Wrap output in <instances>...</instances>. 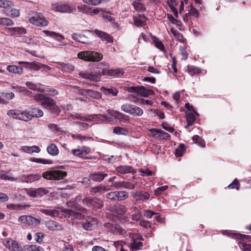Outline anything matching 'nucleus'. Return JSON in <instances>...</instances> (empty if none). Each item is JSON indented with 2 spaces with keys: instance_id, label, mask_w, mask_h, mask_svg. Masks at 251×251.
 <instances>
[{
  "instance_id": "obj_1",
  "label": "nucleus",
  "mask_w": 251,
  "mask_h": 251,
  "mask_svg": "<svg viewBox=\"0 0 251 251\" xmlns=\"http://www.w3.org/2000/svg\"><path fill=\"white\" fill-rule=\"evenodd\" d=\"M34 100L40 101L41 105L47 109L50 112L55 115H58L60 112L59 107L56 104L54 100L43 94H36Z\"/></svg>"
},
{
  "instance_id": "obj_2",
  "label": "nucleus",
  "mask_w": 251,
  "mask_h": 251,
  "mask_svg": "<svg viewBox=\"0 0 251 251\" xmlns=\"http://www.w3.org/2000/svg\"><path fill=\"white\" fill-rule=\"evenodd\" d=\"M79 58L86 61L98 62L102 58V55L94 51H84L79 52L77 54Z\"/></svg>"
},
{
  "instance_id": "obj_3",
  "label": "nucleus",
  "mask_w": 251,
  "mask_h": 251,
  "mask_svg": "<svg viewBox=\"0 0 251 251\" xmlns=\"http://www.w3.org/2000/svg\"><path fill=\"white\" fill-rule=\"evenodd\" d=\"M67 176V173L61 170H51L44 172L42 176L49 180H60Z\"/></svg>"
},
{
  "instance_id": "obj_4",
  "label": "nucleus",
  "mask_w": 251,
  "mask_h": 251,
  "mask_svg": "<svg viewBox=\"0 0 251 251\" xmlns=\"http://www.w3.org/2000/svg\"><path fill=\"white\" fill-rule=\"evenodd\" d=\"M7 115L13 118L25 122L31 120V116L27 111H21L19 109L9 110L7 112Z\"/></svg>"
},
{
  "instance_id": "obj_5",
  "label": "nucleus",
  "mask_w": 251,
  "mask_h": 251,
  "mask_svg": "<svg viewBox=\"0 0 251 251\" xmlns=\"http://www.w3.org/2000/svg\"><path fill=\"white\" fill-rule=\"evenodd\" d=\"M76 210L78 211H75L71 209H65L64 210V213L66 214V215H68V217L78 219H81L85 216V215L87 214V210L81 206L77 207Z\"/></svg>"
},
{
  "instance_id": "obj_6",
  "label": "nucleus",
  "mask_w": 251,
  "mask_h": 251,
  "mask_svg": "<svg viewBox=\"0 0 251 251\" xmlns=\"http://www.w3.org/2000/svg\"><path fill=\"white\" fill-rule=\"evenodd\" d=\"M19 221L22 222L25 226H31L36 227L41 224V219L35 218L30 215H23L18 218Z\"/></svg>"
},
{
  "instance_id": "obj_7",
  "label": "nucleus",
  "mask_w": 251,
  "mask_h": 251,
  "mask_svg": "<svg viewBox=\"0 0 251 251\" xmlns=\"http://www.w3.org/2000/svg\"><path fill=\"white\" fill-rule=\"evenodd\" d=\"M52 8L55 11L62 13H73L76 10L75 5H70L68 4H54L52 5Z\"/></svg>"
},
{
  "instance_id": "obj_8",
  "label": "nucleus",
  "mask_w": 251,
  "mask_h": 251,
  "mask_svg": "<svg viewBox=\"0 0 251 251\" xmlns=\"http://www.w3.org/2000/svg\"><path fill=\"white\" fill-rule=\"evenodd\" d=\"M29 22L36 25L45 26L48 25V22L42 14H36L29 19Z\"/></svg>"
},
{
  "instance_id": "obj_9",
  "label": "nucleus",
  "mask_w": 251,
  "mask_h": 251,
  "mask_svg": "<svg viewBox=\"0 0 251 251\" xmlns=\"http://www.w3.org/2000/svg\"><path fill=\"white\" fill-rule=\"evenodd\" d=\"M131 196L132 197L137 201H144L148 200L150 196V194L144 191H136L130 192Z\"/></svg>"
},
{
  "instance_id": "obj_10",
  "label": "nucleus",
  "mask_w": 251,
  "mask_h": 251,
  "mask_svg": "<svg viewBox=\"0 0 251 251\" xmlns=\"http://www.w3.org/2000/svg\"><path fill=\"white\" fill-rule=\"evenodd\" d=\"M4 245L9 250L13 251H22L23 248L17 241L11 239L5 240Z\"/></svg>"
},
{
  "instance_id": "obj_11",
  "label": "nucleus",
  "mask_w": 251,
  "mask_h": 251,
  "mask_svg": "<svg viewBox=\"0 0 251 251\" xmlns=\"http://www.w3.org/2000/svg\"><path fill=\"white\" fill-rule=\"evenodd\" d=\"M98 220L95 218L88 217L86 222L82 224L83 228L86 230H91L92 228L97 225Z\"/></svg>"
},
{
  "instance_id": "obj_12",
  "label": "nucleus",
  "mask_w": 251,
  "mask_h": 251,
  "mask_svg": "<svg viewBox=\"0 0 251 251\" xmlns=\"http://www.w3.org/2000/svg\"><path fill=\"white\" fill-rule=\"evenodd\" d=\"M19 64H24L25 66L27 68H29L35 71H38L42 68H47L49 69V67L40 64L38 62H20Z\"/></svg>"
},
{
  "instance_id": "obj_13",
  "label": "nucleus",
  "mask_w": 251,
  "mask_h": 251,
  "mask_svg": "<svg viewBox=\"0 0 251 251\" xmlns=\"http://www.w3.org/2000/svg\"><path fill=\"white\" fill-rule=\"evenodd\" d=\"M45 224L49 229L52 231L61 230L63 229L62 226L55 221H46Z\"/></svg>"
},
{
  "instance_id": "obj_14",
  "label": "nucleus",
  "mask_w": 251,
  "mask_h": 251,
  "mask_svg": "<svg viewBox=\"0 0 251 251\" xmlns=\"http://www.w3.org/2000/svg\"><path fill=\"white\" fill-rule=\"evenodd\" d=\"M41 177V176L38 174L24 175L21 177V180L24 182L31 183L36 180H39Z\"/></svg>"
},
{
  "instance_id": "obj_15",
  "label": "nucleus",
  "mask_w": 251,
  "mask_h": 251,
  "mask_svg": "<svg viewBox=\"0 0 251 251\" xmlns=\"http://www.w3.org/2000/svg\"><path fill=\"white\" fill-rule=\"evenodd\" d=\"M107 176V174L98 172L95 173L90 174L89 175V179L94 181L100 182Z\"/></svg>"
},
{
  "instance_id": "obj_16",
  "label": "nucleus",
  "mask_w": 251,
  "mask_h": 251,
  "mask_svg": "<svg viewBox=\"0 0 251 251\" xmlns=\"http://www.w3.org/2000/svg\"><path fill=\"white\" fill-rule=\"evenodd\" d=\"M111 211L119 215H124L127 211V208L124 205L117 203L112 207Z\"/></svg>"
},
{
  "instance_id": "obj_17",
  "label": "nucleus",
  "mask_w": 251,
  "mask_h": 251,
  "mask_svg": "<svg viewBox=\"0 0 251 251\" xmlns=\"http://www.w3.org/2000/svg\"><path fill=\"white\" fill-rule=\"evenodd\" d=\"M124 72L123 70L118 69L116 70H108V69H103L102 71L101 75H108V76H115L117 75H122L124 74Z\"/></svg>"
},
{
  "instance_id": "obj_18",
  "label": "nucleus",
  "mask_w": 251,
  "mask_h": 251,
  "mask_svg": "<svg viewBox=\"0 0 251 251\" xmlns=\"http://www.w3.org/2000/svg\"><path fill=\"white\" fill-rule=\"evenodd\" d=\"M147 18L144 15H138L133 17L135 25L137 26H144L146 25Z\"/></svg>"
},
{
  "instance_id": "obj_19",
  "label": "nucleus",
  "mask_w": 251,
  "mask_h": 251,
  "mask_svg": "<svg viewBox=\"0 0 251 251\" xmlns=\"http://www.w3.org/2000/svg\"><path fill=\"white\" fill-rule=\"evenodd\" d=\"M116 171L120 174H126L136 173L135 170L130 166H120L116 168Z\"/></svg>"
},
{
  "instance_id": "obj_20",
  "label": "nucleus",
  "mask_w": 251,
  "mask_h": 251,
  "mask_svg": "<svg viewBox=\"0 0 251 251\" xmlns=\"http://www.w3.org/2000/svg\"><path fill=\"white\" fill-rule=\"evenodd\" d=\"M96 34L103 41L106 40L109 43L113 42V38L106 32L96 29L95 30Z\"/></svg>"
},
{
  "instance_id": "obj_21",
  "label": "nucleus",
  "mask_w": 251,
  "mask_h": 251,
  "mask_svg": "<svg viewBox=\"0 0 251 251\" xmlns=\"http://www.w3.org/2000/svg\"><path fill=\"white\" fill-rule=\"evenodd\" d=\"M6 30L11 36L25 34L26 31L25 28L21 27L8 28Z\"/></svg>"
},
{
  "instance_id": "obj_22",
  "label": "nucleus",
  "mask_w": 251,
  "mask_h": 251,
  "mask_svg": "<svg viewBox=\"0 0 251 251\" xmlns=\"http://www.w3.org/2000/svg\"><path fill=\"white\" fill-rule=\"evenodd\" d=\"M154 92L151 89H148L144 86H138L137 95H140L142 97H148L150 95H153Z\"/></svg>"
},
{
  "instance_id": "obj_23",
  "label": "nucleus",
  "mask_w": 251,
  "mask_h": 251,
  "mask_svg": "<svg viewBox=\"0 0 251 251\" xmlns=\"http://www.w3.org/2000/svg\"><path fill=\"white\" fill-rule=\"evenodd\" d=\"M22 151L27 152L29 154H32L34 152L38 153L40 151V149L37 146H33L31 147L28 146H22L20 149Z\"/></svg>"
},
{
  "instance_id": "obj_24",
  "label": "nucleus",
  "mask_w": 251,
  "mask_h": 251,
  "mask_svg": "<svg viewBox=\"0 0 251 251\" xmlns=\"http://www.w3.org/2000/svg\"><path fill=\"white\" fill-rule=\"evenodd\" d=\"M72 37L75 41L82 44H88L89 42L88 38L84 35L75 33L72 35Z\"/></svg>"
},
{
  "instance_id": "obj_25",
  "label": "nucleus",
  "mask_w": 251,
  "mask_h": 251,
  "mask_svg": "<svg viewBox=\"0 0 251 251\" xmlns=\"http://www.w3.org/2000/svg\"><path fill=\"white\" fill-rule=\"evenodd\" d=\"M79 75L83 78L94 81H99L100 80V76L98 75L91 74L90 73H84L80 72L79 74Z\"/></svg>"
},
{
  "instance_id": "obj_26",
  "label": "nucleus",
  "mask_w": 251,
  "mask_h": 251,
  "mask_svg": "<svg viewBox=\"0 0 251 251\" xmlns=\"http://www.w3.org/2000/svg\"><path fill=\"white\" fill-rule=\"evenodd\" d=\"M103 206L102 201L99 198H95L92 199V206L93 209L96 210L97 209H100Z\"/></svg>"
},
{
  "instance_id": "obj_27",
  "label": "nucleus",
  "mask_w": 251,
  "mask_h": 251,
  "mask_svg": "<svg viewBox=\"0 0 251 251\" xmlns=\"http://www.w3.org/2000/svg\"><path fill=\"white\" fill-rule=\"evenodd\" d=\"M27 112L31 116V120L33 117H41L43 115V112L42 110L38 108H31Z\"/></svg>"
},
{
  "instance_id": "obj_28",
  "label": "nucleus",
  "mask_w": 251,
  "mask_h": 251,
  "mask_svg": "<svg viewBox=\"0 0 251 251\" xmlns=\"http://www.w3.org/2000/svg\"><path fill=\"white\" fill-rule=\"evenodd\" d=\"M7 70L10 73L21 74L23 72V68L20 66L16 65H8L7 67Z\"/></svg>"
},
{
  "instance_id": "obj_29",
  "label": "nucleus",
  "mask_w": 251,
  "mask_h": 251,
  "mask_svg": "<svg viewBox=\"0 0 251 251\" xmlns=\"http://www.w3.org/2000/svg\"><path fill=\"white\" fill-rule=\"evenodd\" d=\"M40 211L47 215L50 216L52 217H57L59 215V211L55 209L51 210L49 209H41Z\"/></svg>"
},
{
  "instance_id": "obj_30",
  "label": "nucleus",
  "mask_w": 251,
  "mask_h": 251,
  "mask_svg": "<svg viewBox=\"0 0 251 251\" xmlns=\"http://www.w3.org/2000/svg\"><path fill=\"white\" fill-rule=\"evenodd\" d=\"M43 32H45L47 35L54 38L59 42L62 41L64 39V37L63 35L57 33L55 32H51L48 30H44Z\"/></svg>"
},
{
  "instance_id": "obj_31",
  "label": "nucleus",
  "mask_w": 251,
  "mask_h": 251,
  "mask_svg": "<svg viewBox=\"0 0 251 251\" xmlns=\"http://www.w3.org/2000/svg\"><path fill=\"white\" fill-rule=\"evenodd\" d=\"M143 245L142 242L133 240L132 242L130 243L129 247L131 251H138L141 249Z\"/></svg>"
},
{
  "instance_id": "obj_32",
  "label": "nucleus",
  "mask_w": 251,
  "mask_h": 251,
  "mask_svg": "<svg viewBox=\"0 0 251 251\" xmlns=\"http://www.w3.org/2000/svg\"><path fill=\"white\" fill-rule=\"evenodd\" d=\"M116 192L117 194V201H124L128 198V193L125 191Z\"/></svg>"
},
{
  "instance_id": "obj_33",
  "label": "nucleus",
  "mask_w": 251,
  "mask_h": 251,
  "mask_svg": "<svg viewBox=\"0 0 251 251\" xmlns=\"http://www.w3.org/2000/svg\"><path fill=\"white\" fill-rule=\"evenodd\" d=\"M29 207V205L22 204H9L7 205V208L8 209L15 210L25 209L27 207Z\"/></svg>"
},
{
  "instance_id": "obj_34",
  "label": "nucleus",
  "mask_w": 251,
  "mask_h": 251,
  "mask_svg": "<svg viewBox=\"0 0 251 251\" xmlns=\"http://www.w3.org/2000/svg\"><path fill=\"white\" fill-rule=\"evenodd\" d=\"M47 150L50 154L53 156L57 155L59 152L57 147L54 144H50L49 145L47 148Z\"/></svg>"
},
{
  "instance_id": "obj_35",
  "label": "nucleus",
  "mask_w": 251,
  "mask_h": 251,
  "mask_svg": "<svg viewBox=\"0 0 251 251\" xmlns=\"http://www.w3.org/2000/svg\"><path fill=\"white\" fill-rule=\"evenodd\" d=\"M130 112V114L135 116H141L143 113V111L141 108L134 105H132Z\"/></svg>"
},
{
  "instance_id": "obj_36",
  "label": "nucleus",
  "mask_w": 251,
  "mask_h": 251,
  "mask_svg": "<svg viewBox=\"0 0 251 251\" xmlns=\"http://www.w3.org/2000/svg\"><path fill=\"white\" fill-rule=\"evenodd\" d=\"M112 116H114L115 118L117 119L122 122H125L128 119V116H126L117 111H114Z\"/></svg>"
},
{
  "instance_id": "obj_37",
  "label": "nucleus",
  "mask_w": 251,
  "mask_h": 251,
  "mask_svg": "<svg viewBox=\"0 0 251 251\" xmlns=\"http://www.w3.org/2000/svg\"><path fill=\"white\" fill-rule=\"evenodd\" d=\"M137 183H132L128 181H121V188L127 189H134L135 188Z\"/></svg>"
},
{
  "instance_id": "obj_38",
  "label": "nucleus",
  "mask_w": 251,
  "mask_h": 251,
  "mask_svg": "<svg viewBox=\"0 0 251 251\" xmlns=\"http://www.w3.org/2000/svg\"><path fill=\"white\" fill-rule=\"evenodd\" d=\"M57 63L61 67V69L64 71L70 72L74 70V66L69 63H65L64 62H58Z\"/></svg>"
},
{
  "instance_id": "obj_39",
  "label": "nucleus",
  "mask_w": 251,
  "mask_h": 251,
  "mask_svg": "<svg viewBox=\"0 0 251 251\" xmlns=\"http://www.w3.org/2000/svg\"><path fill=\"white\" fill-rule=\"evenodd\" d=\"M101 90L103 91V93L106 95L112 94L113 96H116L118 92V90L116 89L112 88H105L104 87H101Z\"/></svg>"
},
{
  "instance_id": "obj_40",
  "label": "nucleus",
  "mask_w": 251,
  "mask_h": 251,
  "mask_svg": "<svg viewBox=\"0 0 251 251\" xmlns=\"http://www.w3.org/2000/svg\"><path fill=\"white\" fill-rule=\"evenodd\" d=\"M0 25L11 26L14 25L13 21L8 18H0Z\"/></svg>"
},
{
  "instance_id": "obj_41",
  "label": "nucleus",
  "mask_w": 251,
  "mask_h": 251,
  "mask_svg": "<svg viewBox=\"0 0 251 251\" xmlns=\"http://www.w3.org/2000/svg\"><path fill=\"white\" fill-rule=\"evenodd\" d=\"M113 132L115 134L118 135H126L127 133V131L124 128L117 126L115 127L113 129Z\"/></svg>"
},
{
  "instance_id": "obj_42",
  "label": "nucleus",
  "mask_w": 251,
  "mask_h": 251,
  "mask_svg": "<svg viewBox=\"0 0 251 251\" xmlns=\"http://www.w3.org/2000/svg\"><path fill=\"white\" fill-rule=\"evenodd\" d=\"M223 234L227 235L228 236H231V237H234L235 238L237 239H242L243 236H245V235L237 234L236 233H233L231 231H224L223 232Z\"/></svg>"
},
{
  "instance_id": "obj_43",
  "label": "nucleus",
  "mask_w": 251,
  "mask_h": 251,
  "mask_svg": "<svg viewBox=\"0 0 251 251\" xmlns=\"http://www.w3.org/2000/svg\"><path fill=\"white\" fill-rule=\"evenodd\" d=\"M31 160L33 162L42 163L44 164H50L52 163L51 160L42 158H36L33 157L31 159Z\"/></svg>"
},
{
  "instance_id": "obj_44",
  "label": "nucleus",
  "mask_w": 251,
  "mask_h": 251,
  "mask_svg": "<svg viewBox=\"0 0 251 251\" xmlns=\"http://www.w3.org/2000/svg\"><path fill=\"white\" fill-rule=\"evenodd\" d=\"M186 118L187 119V122L188 123L186 127L188 126L192 125L196 120V118L194 115L192 113L186 114Z\"/></svg>"
},
{
  "instance_id": "obj_45",
  "label": "nucleus",
  "mask_w": 251,
  "mask_h": 251,
  "mask_svg": "<svg viewBox=\"0 0 251 251\" xmlns=\"http://www.w3.org/2000/svg\"><path fill=\"white\" fill-rule=\"evenodd\" d=\"M185 151V145L183 144L176 150L175 154L176 157H181L182 155L183 152Z\"/></svg>"
},
{
  "instance_id": "obj_46",
  "label": "nucleus",
  "mask_w": 251,
  "mask_h": 251,
  "mask_svg": "<svg viewBox=\"0 0 251 251\" xmlns=\"http://www.w3.org/2000/svg\"><path fill=\"white\" fill-rule=\"evenodd\" d=\"M110 230L111 232L114 233H120L123 234L125 232L124 230H123L120 226L118 225H112L111 227L110 228Z\"/></svg>"
},
{
  "instance_id": "obj_47",
  "label": "nucleus",
  "mask_w": 251,
  "mask_h": 251,
  "mask_svg": "<svg viewBox=\"0 0 251 251\" xmlns=\"http://www.w3.org/2000/svg\"><path fill=\"white\" fill-rule=\"evenodd\" d=\"M192 140L195 143L198 144L200 146L204 147L205 146V142L201 139L198 135H194L192 137Z\"/></svg>"
},
{
  "instance_id": "obj_48",
  "label": "nucleus",
  "mask_w": 251,
  "mask_h": 251,
  "mask_svg": "<svg viewBox=\"0 0 251 251\" xmlns=\"http://www.w3.org/2000/svg\"><path fill=\"white\" fill-rule=\"evenodd\" d=\"M43 249L38 246L36 245H31L26 246L25 249L26 251H42Z\"/></svg>"
},
{
  "instance_id": "obj_49",
  "label": "nucleus",
  "mask_w": 251,
  "mask_h": 251,
  "mask_svg": "<svg viewBox=\"0 0 251 251\" xmlns=\"http://www.w3.org/2000/svg\"><path fill=\"white\" fill-rule=\"evenodd\" d=\"M86 92L88 95L95 99H98L100 96V93L97 91L87 89V90H86Z\"/></svg>"
},
{
  "instance_id": "obj_50",
  "label": "nucleus",
  "mask_w": 251,
  "mask_h": 251,
  "mask_svg": "<svg viewBox=\"0 0 251 251\" xmlns=\"http://www.w3.org/2000/svg\"><path fill=\"white\" fill-rule=\"evenodd\" d=\"M36 195L37 197H42L47 193H48L49 191L45 188H39L38 189H36Z\"/></svg>"
},
{
  "instance_id": "obj_51",
  "label": "nucleus",
  "mask_w": 251,
  "mask_h": 251,
  "mask_svg": "<svg viewBox=\"0 0 251 251\" xmlns=\"http://www.w3.org/2000/svg\"><path fill=\"white\" fill-rule=\"evenodd\" d=\"M116 192L113 191L107 193L105 195V197L107 199L110 200L112 201H117V196H116Z\"/></svg>"
},
{
  "instance_id": "obj_52",
  "label": "nucleus",
  "mask_w": 251,
  "mask_h": 251,
  "mask_svg": "<svg viewBox=\"0 0 251 251\" xmlns=\"http://www.w3.org/2000/svg\"><path fill=\"white\" fill-rule=\"evenodd\" d=\"M72 117L77 119H80L81 120L83 121L90 122L92 121V118H89V116H88L87 117H83L78 114H75L72 115Z\"/></svg>"
},
{
  "instance_id": "obj_53",
  "label": "nucleus",
  "mask_w": 251,
  "mask_h": 251,
  "mask_svg": "<svg viewBox=\"0 0 251 251\" xmlns=\"http://www.w3.org/2000/svg\"><path fill=\"white\" fill-rule=\"evenodd\" d=\"M133 101L136 103L138 102L139 103H141L142 104H146V105H151L153 103L152 101L148 100H145L143 99H136V100H133Z\"/></svg>"
},
{
  "instance_id": "obj_54",
  "label": "nucleus",
  "mask_w": 251,
  "mask_h": 251,
  "mask_svg": "<svg viewBox=\"0 0 251 251\" xmlns=\"http://www.w3.org/2000/svg\"><path fill=\"white\" fill-rule=\"evenodd\" d=\"M239 246V248L243 251H251V244H246L244 243H240Z\"/></svg>"
},
{
  "instance_id": "obj_55",
  "label": "nucleus",
  "mask_w": 251,
  "mask_h": 251,
  "mask_svg": "<svg viewBox=\"0 0 251 251\" xmlns=\"http://www.w3.org/2000/svg\"><path fill=\"white\" fill-rule=\"evenodd\" d=\"M171 31L173 35L177 39L178 41L182 42L183 39V36L181 33L177 31L176 30H174L173 28H172Z\"/></svg>"
},
{
  "instance_id": "obj_56",
  "label": "nucleus",
  "mask_w": 251,
  "mask_h": 251,
  "mask_svg": "<svg viewBox=\"0 0 251 251\" xmlns=\"http://www.w3.org/2000/svg\"><path fill=\"white\" fill-rule=\"evenodd\" d=\"M92 198L86 197L82 200V202L83 205L91 208L92 206Z\"/></svg>"
},
{
  "instance_id": "obj_57",
  "label": "nucleus",
  "mask_w": 251,
  "mask_h": 251,
  "mask_svg": "<svg viewBox=\"0 0 251 251\" xmlns=\"http://www.w3.org/2000/svg\"><path fill=\"white\" fill-rule=\"evenodd\" d=\"M84 3L92 5H98L101 3V0H82Z\"/></svg>"
},
{
  "instance_id": "obj_58",
  "label": "nucleus",
  "mask_w": 251,
  "mask_h": 251,
  "mask_svg": "<svg viewBox=\"0 0 251 251\" xmlns=\"http://www.w3.org/2000/svg\"><path fill=\"white\" fill-rule=\"evenodd\" d=\"M132 107V105L128 103H126L122 106L121 109L124 112L129 113L130 112V110H131Z\"/></svg>"
},
{
  "instance_id": "obj_59",
  "label": "nucleus",
  "mask_w": 251,
  "mask_h": 251,
  "mask_svg": "<svg viewBox=\"0 0 251 251\" xmlns=\"http://www.w3.org/2000/svg\"><path fill=\"white\" fill-rule=\"evenodd\" d=\"M228 187L230 189L236 188L237 190H238L240 187V184L237 179H235L232 183L228 185Z\"/></svg>"
},
{
  "instance_id": "obj_60",
  "label": "nucleus",
  "mask_w": 251,
  "mask_h": 251,
  "mask_svg": "<svg viewBox=\"0 0 251 251\" xmlns=\"http://www.w3.org/2000/svg\"><path fill=\"white\" fill-rule=\"evenodd\" d=\"M154 43L156 48L160 49L161 50H164V46L163 43L159 41L158 39L156 38L154 40Z\"/></svg>"
},
{
  "instance_id": "obj_61",
  "label": "nucleus",
  "mask_w": 251,
  "mask_h": 251,
  "mask_svg": "<svg viewBox=\"0 0 251 251\" xmlns=\"http://www.w3.org/2000/svg\"><path fill=\"white\" fill-rule=\"evenodd\" d=\"M0 175L1 176V177L2 179H5V180H11V181H16L17 180V178L10 177L9 176L8 174L6 173H4V172H2V174H0Z\"/></svg>"
},
{
  "instance_id": "obj_62",
  "label": "nucleus",
  "mask_w": 251,
  "mask_h": 251,
  "mask_svg": "<svg viewBox=\"0 0 251 251\" xmlns=\"http://www.w3.org/2000/svg\"><path fill=\"white\" fill-rule=\"evenodd\" d=\"M188 72L192 76L199 73L198 69L194 66H188Z\"/></svg>"
},
{
  "instance_id": "obj_63",
  "label": "nucleus",
  "mask_w": 251,
  "mask_h": 251,
  "mask_svg": "<svg viewBox=\"0 0 251 251\" xmlns=\"http://www.w3.org/2000/svg\"><path fill=\"white\" fill-rule=\"evenodd\" d=\"M161 130L156 129V128H152L150 129V132L152 135L153 137L156 138H159V135L160 133Z\"/></svg>"
},
{
  "instance_id": "obj_64",
  "label": "nucleus",
  "mask_w": 251,
  "mask_h": 251,
  "mask_svg": "<svg viewBox=\"0 0 251 251\" xmlns=\"http://www.w3.org/2000/svg\"><path fill=\"white\" fill-rule=\"evenodd\" d=\"M44 234L41 232H37L35 234V239L38 243L42 242V238L44 237Z\"/></svg>"
}]
</instances>
